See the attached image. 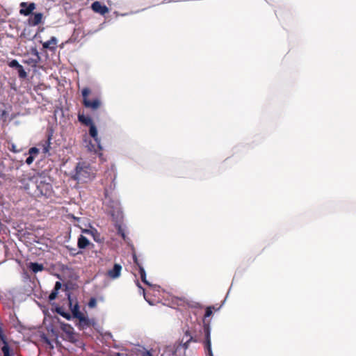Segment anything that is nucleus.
Returning <instances> with one entry per match:
<instances>
[{
	"instance_id": "obj_1",
	"label": "nucleus",
	"mask_w": 356,
	"mask_h": 356,
	"mask_svg": "<svg viewBox=\"0 0 356 356\" xmlns=\"http://www.w3.org/2000/svg\"><path fill=\"white\" fill-rule=\"evenodd\" d=\"M49 180V178L41 175H34L26 181L24 179V190L32 196H48L52 190Z\"/></svg>"
},
{
	"instance_id": "obj_2",
	"label": "nucleus",
	"mask_w": 356,
	"mask_h": 356,
	"mask_svg": "<svg viewBox=\"0 0 356 356\" xmlns=\"http://www.w3.org/2000/svg\"><path fill=\"white\" fill-rule=\"evenodd\" d=\"M95 177V173L90 165L86 162H79L76 166L73 179L81 183H86Z\"/></svg>"
},
{
	"instance_id": "obj_3",
	"label": "nucleus",
	"mask_w": 356,
	"mask_h": 356,
	"mask_svg": "<svg viewBox=\"0 0 356 356\" xmlns=\"http://www.w3.org/2000/svg\"><path fill=\"white\" fill-rule=\"evenodd\" d=\"M81 95L83 98L82 104L85 108L90 109L92 111H95L102 107V102L99 97L94 96L92 99L90 98V95H92L90 88L88 87L83 88L81 90Z\"/></svg>"
},
{
	"instance_id": "obj_4",
	"label": "nucleus",
	"mask_w": 356,
	"mask_h": 356,
	"mask_svg": "<svg viewBox=\"0 0 356 356\" xmlns=\"http://www.w3.org/2000/svg\"><path fill=\"white\" fill-rule=\"evenodd\" d=\"M89 134L94 139L95 144L93 145L90 143L88 145V149L90 152L98 153L102 149V147L100 143V139L98 138L97 127L95 124L90 126Z\"/></svg>"
},
{
	"instance_id": "obj_5",
	"label": "nucleus",
	"mask_w": 356,
	"mask_h": 356,
	"mask_svg": "<svg viewBox=\"0 0 356 356\" xmlns=\"http://www.w3.org/2000/svg\"><path fill=\"white\" fill-rule=\"evenodd\" d=\"M204 340L203 341L206 353L208 356H213L211 350V332L208 325L204 326Z\"/></svg>"
},
{
	"instance_id": "obj_6",
	"label": "nucleus",
	"mask_w": 356,
	"mask_h": 356,
	"mask_svg": "<svg viewBox=\"0 0 356 356\" xmlns=\"http://www.w3.org/2000/svg\"><path fill=\"white\" fill-rule=\"evenodd\" d=\"M184 333V335L183 339H181V346L184 350H187L189 348L190 343L191 342H193V343L199 342V340L196 338V337H195L192 334L189 328L186 329Z\"/></svg>"
},
{
	"instance_id": "obj_7",
	"label": "nucleus",
	"mask_w": 356,
	"mask_h": 356,
	"mask_svg": "<svg viewBox=\"0 0 356 356\" xmlns=\"http://www.w3.org/2000/svg\"><path fill=\"white\" fill-rule=\"evenodd\" d=\"M91 8L95 13H99L102 15H104L109 11L106 6L102 4L101 2L98 1H94L92 3Z\"/></svg>"
},
{
	"instance_id": "obj_8",
	"label": "nucleus",
	"mask_w": 356,
	"mask_h": 356,
	"mask_svg": "<svg viewBox=\"0 0 356 356\" xmlns=\"http://www.w3.org/2000/svg\"><path fill=\"white\" fill-rule=\"evenodd\" d=\"M0 340L3 342V346L1 348V350L3 353V356H10V348L6 341V337L3 333L2 328L0 327Z\"/></svg>"
},
{
	"instance_id": "obj_9",
	"label": "nucleus",
	"mask_w": 356,
	"mask_h": 356,
	"mask_svg": "<svg viewBox=\"0 0 356 356\" xmlns=\"http://www.w3.org/2000/svg\"><path fill=\"white\" fill-rule=\"evenodd\" d=\"M42 19V14L40 13H34L30 15L28 19V24L30 26H36L39 24Z\"/></svg>"
},
{
	"instance_id": "obj_10",
	"label": "nucleus",
	"mask_w": 356,
	"mask_h": 356,
	"mask_svg": "<svg viewBox=\"0 0 356 356\" xmlns=\"http://www.w3.org/2000/svg\"><path fill=\"white\" fill-rule=\"evenodd\" d=\"M121 270V265L118 264H115L113 268L108 271V275L113 279L118 278L120 275Z\"/></svg>"
},
{
	"instance_id": "obj_11",
	"label": "nucleus",
	"mask_w": 356,
	"mask_h": 356,
	"mask_svg": "<svg viewBox=\"0 0 356 356\" xmlns=\"http://www.w3.org/2000/svg\"><path fill=\"white\" fill-rule=\"evenodd\" d=\"M78 120L79 121L86 126H91L94 124L92 119L89 116H86L83 113H79L78 114Z\"/></svg>"
},
{
	"instance_id": "obj_12",
	"label": "nucleus",
	"mask_w": 356,
	"mask_h": 356,
	"mask_svg": "<svg viewBox=\"0 0 356 356\" xmlns=\"http://www.w3.org/2000/svg\"><path fill=\"white\" fill-rule=\"evenodd\" d=\"M57 44V39L51 37L49 40L43 43V47L46 49H54Z\"/></svg>"
},
{
	"instance_id": "obj_13",
	"label": "nucleus",
	"mask_w": 356,
	"mask_h": 356,
	"mask_svg": "<svg viewBox=\"0 0 356 356\" xmlns=\"http://www.w3.org/2000/svg\"><path fill=\"white\" fill-rule=\"evenodd\" d=\"M33 56V58L29 59L27 58L28 55L24 54V63L35 65L39 59V56L37 52H34Z\"/></svg>"
},
{
	"instance_id": "obj_14",
	"label": "nucleus",
	"mask_w": 356,
	"mask_h": 356,
	"mask_svg": "<svg viewBox=\"0 0 356 356\" xmlns=\"http://www.w3.org/2000/svg\"><path fill=\"white\" fill-rule=\"evenodd\" d=\"M35 8L34 3H28L24 2V15H30L32 11Z\"/></svg>"
},
{
	"instance_id": "obj_15",
	"label": "nucleus",
	"mask_w": 356,
	"mask_h": 356,
	"mask_svg": "<svg viewBox=\"0 0 356 356\" xmlns=\"http://www.w3.org/2000/svg\"><path fill=\"white\" fill-rule=\"evenodd\" d=\"M89 245V240L84 236L80 235L78 238L77 245L80 249H84Z\"/></svg>"
},
{
	"instance_id": "obj_16",
	"label": "nucleus",
	"mask_w": 356,
	"mask_h": 356,
	"mask_svg": "<svg viewBox=\"0 0 356 356\" xmlns=\"http://www.w3.org/2000/svg\"><path fill=\"white\" fill-rule=\"evenodd\" d=\"M29 268L34 273H36L40 271H42L44 269L43 264L38 263L31 262L29 265Z\"/></svg>"
},
{
	"instance_id": "obj_17",
	"label": "nucleus",
	"mask_w": 356,
	"mask_h": 356,
	"mask_svg": "<svg viewBox=\"0 0 356 356\" xmlns=\"http://www.w3.org/2000/svg\"><path fill=\"white\" fill-rule=\"evenodd\" d=\"M90 325V320L84 316L83 318H81L80 320H79V323H78V326L79 327V329L81 330H84V329H86L87 327H89Z\"/></svg>"
},
{
	"instance_id": "obj_18",
	"label": "nucleus",
	"mask_w": 356,
	"mask_h": 356,
	"mask_svg": "<svg viewBox=\"0 0 356 356\" xmlns=\"http://www.w3.org/2000/svg\"><path fill=\"white\" fill-rule=\"evenodd\" d=\"M8 65L11 67H17L18 70L19 76L22 78V65H19L16 60H11Z\"/></svg>"
},
{
	"instance_id": "obj_19",
	"label": "nucleus",
	"mask_w": 356,
	"mask_h": 356,
	"mask_svg": "<svg viewBox=\"0 0 356 356\" xmlns=\"http://www.w3.org/2000/svg\"><path fill=\"white\" fill-rule=\"evenodd\" d=\"M139 273L140 275L142 282L148 286H152L151 284L147 280L146 273L142 266H139Z\"/></svg>"
},
{
	"instance_id": "obj_20",
	"label": "nucleus",
	"mask_w": 356,
	"mask_h": 356,
	"mask_svg": "<svg viewBox=\"0 0 356 356\" xmlns=\"http://www.w3.org/2000/svg\"><path fill=\"white\" fill-rule=\"evenodd\" d=\"M72 314L74 317L79 320L85 316L84 314L79 310L77 305H76L74 309L72 310Z\"/></svg>"
},
{
	"instance_id": "obj_21",
	"label": "nucleus",
	"mask_w": 356,
	"mask_h": 356,
	"mask_svg": "<svg viewBox=\"0 0 356 356\" xmlns=\"http://www.w3.org/2000/svg\"><path fill=\"white\" fill-rule=\"evenodd\" d=\"M51 139V134H49L48 135V137H47V141L45 142L46 143V145L44 147V152H49V149L50 147V140Z\"/></svg>"
},
{
	"instance_id": "obj_22",
	"label": "nucleus",
	"mask_w": 356,
	"mask_h": 356,
	"mask_svg": "<svg viewBox=\"0 0 356 356\" xmlns=\"http://www.w3.org/2000/svg\"><path fill=\"white\" fill-rule=\"evenodd\" d=\"M56 311L58 314H60L62 316L65 317L66 319L70 318V314L66 312H64L60 307L56 309Z\"/></svg>"
},
{
	"instance_id": "obj_23",
	"label": "nucleus",
	"mask_w": 356,
	"mask_h": 356,
	"mask_svg": "<svg viewBox=\"0 0 356 356\" xmlns=\"http://www.w3.org/2000/svg\"><path fill=\"white\" fill-rule=\"evenodd\" d=\"M39 154V149L37 147H31L29 151V154L34 158Z\"/></svg>"
},
{
	"instance_id": "obj_24",
	"label": "nucleus",
	"mask_w": 356,
	"mask_h": 356,
	"mask_svg": "<svg viewBox=\"0 0 356 356\" xmlns=\"http://www.w3.org/2000/svg\"><path fill=\"white\" fill-rule=\"evenodd\" d=\"M97 306V300L95 298H91L88 302V307L94 308Z\"/></svg>"
},
{
	"instance_id": "obj_25",
	"label": "nucleus",
	"mask_w": 356,
	"mask_h": 356,
	"mask_svg": "<svg viewBox=\"0 0 356 356\" xmlns=\"http://www.w3.org/2000/svg\"><path fill=\"white\" fill-rule=\"evenodd\" d=\"M213 309V307H208L206 309L205 314H204V318H208L212 314V309Z\"/></svg>"
},
{
	"instance_id": "obj_26",
	"label": "nucleus",
	"mask_w": 356,
	"mask_h": 356,
	"mask_svg": "<svg viewBox=\"0 0 356 356\" xmlns=\"http://www.w3.org/2000/svg\"><path fill=\"white\" fill-rule=\"evenodd\" d=\"M118 234L121 236V237L126 241V235L123 230V229L120 226L118 229Z\"/></svg>"
},
{
	"instance_id": "obj_27",
	"label": "nucleus",
	"mask_w": 356,
	"mask_h": 356,
	"mask_svg": "<svg viewBox=\"0 0 356 356\" xmlns=\"http://www.w3.org/2000/svg\"><path fill=\"white\" fill-rule=\"evenodd\" d=\"M67 248L69 249L70 254L73 256H75L79 253V252H78L76 248H69L68 246H67Z\"/></svg>"
},
{
	"instance_id": "obj_28",
	"label": "nucleus",
	"mask_w": 356,
	"mask_h": 356,
	"mask_svg": "<svg viewBox=\"0 0 356 356\" xmlns=\"http://www.w3.org/2000/svg\"><path fill=\"white\" fill-rule=\"evenodd\" d=\"M58 295V292L52 291L51 293L49 294V299L50 300H54Z\"/></svg>"
},
{
	"instance_id": "obj_29",
	"label": "nucleus",
	"mask_w": 356,
	"mask_h": 356,
	"mask_svg": "<svg viewBox=\"0 0 356 356\" xmlns=\"http://www.w3.org/2000/svg\"><path fill=\"white\" fill-rule=\"evenodd\" d=\"M35 158L33 156L29 154V156L26 159V163L29 165L31 164Z\"/></svg>"
},
{
	"instance_id": "obj_30",
	"label": "nucleus",
	"mask_w": 356,
	"mask_h": 356,
	"mask_svg": "<svg viewBox=\"0 0 356 356\" xmlns=\"http://www.w3.org/2000/svg\"><path fill=\"white\" fill-rule=\"evenodd\" d=\"M60 287H61V284L59 282H56L54 291L58 292V291L60 289Z\"/></svg>"
},
{
	"instance_id": "obj_31",
	"label": "nucleus",
	"mask_w": 356,
	"mask_h": 356,
	"mask_svg": "<svg viewBox=\"0 0 356 356\" xmlns=\"http://www.w3.org/2000/svg\"><path fill=\"white\" fill-rule=\"evenodd\" d=\"M72 330H73V328L71 326L68 325L67 328L65 329L64 330L67 333H71Z\"/></svg>"
},
{
	"instance_id": "obj_32",
	"label": "nucleus",
	"mask_w": 356,
	"mask_h": 356,
	"mask_svg": "<svg viewBox=\"0 0 356 356\" xmlns=\"http://www.w3.org/2000/svg\"><path fill=\"white\" fill-rule=\"evenodd\" d=\"M134 263H135V264H136L138 267H139V266H141V265L139 264V262H138V259H137L136 256H135V255L134 256Z\"/></svg>"
},
{
	"instance_id": "obj_33",
	"label": "nucleus",
	"mask_w": 356,
	"mask_h": 356,
	"mask_svg": "<svg viewBox=\"0 0 356 356\" xmlns=\"http://www.w3.org/2000/svg\"><path fill=\"white\" fill-rule=\"evenodd\" d=\"M136 285L138 288L141 289L143 290V293L145 295V289L141 286L140 284L138 281L136 282Z\"/></svg>"
},
{
	"instance_id": "obj_34",
	"label": "nucleus",
	"mask_w": 356,
	"mask_h": 356,
	"mask_svg": "<svg viewBox=\"0 0 356 356\" xmlns=\"http://www.w3.org/2000/svg\"><path fill=\"white\" fill-rule=\"evenodd\" d=\"M143 356H153L149 351H145L143 353Z\"/></svg>"
},
{
	"instance_id": "obj_35",
	"label": "nucleus",
	"mask_w": 356,
	"mask_h": 356,
	"mask_svg": "<svg viewBox=\"0 0 356 356\" xmlns=\"http://www.w3.org/2000/svg\"><path fill=\"white\" fill-rule=\"evenodd\" d=\"M19 232H20L19 231ZM17 236H18L19 240V241H22V234H21V233H19V234H17Z\"/></svg>"
},
{
	"instance_id": "obj_36",
	"label": "nucleus",
	"mask_w": 356,
	"mask_h": 356,
	"mask_svg": "<svg viewBox=\"0 0 356 356\" xmlns=\"http://www.w3.org/2000/svg\"><path fill=\"white\" fill-rule=\"evenodd\" d=\"M19 6H20L19 13L21 15H22V3H20Z\"/></svg>"
},
{
	"instance_id": "obj_37",
	"label": "nucleus",
	"mask_w": 356,
	"mask_h": 356,
	"mask_svg": "<svg viewBox=\"0 0 356 356\" xmlns=\"http://www.w3.org/2000/svg\"><path fill=\"white\" fill-rule=\"evenodd\" d=\"M23 74H24V78H25V76H26V72H25L24 71V72H23Z\"/></svg>"
},
{
	"instance_id": "obj_38",
	"label": "nucleus",
	"mask_w": 356,
	"mask_h": 356,
	"mask_svg": "<svg viewBox=\"0 0 356 356\" xmlns=\"http://www.w3.org/2000/svg\"><path fill=\"white\" fill-rule=\"evenodd\" d=\"M105 197H107V191H105Z\"/></svg>"
}]
</instances>
